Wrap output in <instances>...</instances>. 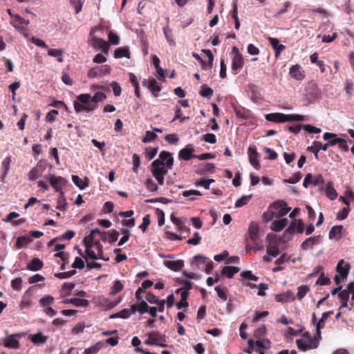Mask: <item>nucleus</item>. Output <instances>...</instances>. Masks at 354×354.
Returning <instances> with one entry per match:
<instances>
[{"label":"nucleus","mask_w":354,"mask_h":354,"mask_svg":"<svg viewBox=\"0 0 354 354\" xmlns=\"http://www.w3.org/2000/svg\"><path fill=\"white\" fill-rule=\"evenodd\" d=\"M173 165L172 154L167 151H162L158 158L151 163V171L160 185L164 184L165 176L167 174L168 170L172 168Z\"/></svg>","instance_id":"obj_1"},{"label":"nucleus","mask_w":354,"mask_h":354,"mask_svg":"<svg viewBox=\"0 0 354 354\" xmlns=\"http://www.w3.org/2000/svg\"><path fill=\"white\" fill-rule=\"evenodd\" d=\"M91 95L87 93L80 94L77 97V101L74 102V109L77 113L91 111L97 108L96 104L90 102Z\"/></svg>","instance_id":"obj_2"},{"label":"nucleus","mask_w":354,"mask_h":354,"mask_svg":"<svg viewBox=\"0 0 354 354\" xmlns=\"http://www.w3.org/2000/svg\"><path fill=\"white\" fill-rule=\"evenodd\" d=\"M192 266L194 269L205 270L207 274H209L214 268L212 260L201 254L194 257L192 261Z\"/></svg>","instance_id":"obj_3"},{"label":"nucleus","mask_w":354,"mask_h":354,"mask_svg":"<svg viewBox=\"0 0 354 354\" xmlns=\"http://www.w3.org/2000/svg\"><path fill=\"white\" fill-rule=\"evenodd\" d=\"M232 56V71L234 74L237 73L243 68L244 59L236 46H233L231 52Z\"/></svg>","instance_id":"obj_4"},{"label":"nucleus","mask_w":354,"mask_h":354,"mask_svg":"<svg viewBox=\"0 0 354 354\" xmlns=\"http://www.w3.org/2000/svg\"><path fill=\"white\" fill-rule=\"evenodd\" d=\"M145 344L165 348L167 346L166 337L158 332H152L148 334V339L145 341Z\"/></svg>","instance_id":"obj_5"},{"label":"nucleus","mask_w":354,"mask_h":354,"mask_svg":"<svg viewBox=\"0 0 354 354\" xmlns=\"http://www.w3.org/2000/svg\"><path fill=\"white\" fill-rule=\"evenodd\" d=\"M48 180L52 187L63 198L64 194L62 188L66 185L67 180L62 176H55L54 174H50Z\"/></svg>","instance_id":"obj_6"},{"label":"nucleus","mask_w":354,"mask_h":354,"mask_svg":"<svg viewBox=\"0 0 354 354\" xmlns=\"http://www.w3.org/2000/svg\"><path fill=\"white\" fill-rule=\"evenodd\" d=\"M270 209H274L277 210L275 217L281 218L286 215L291 210V207L287 206V203L283 201H277L272 203L270 205Z\"/></svg>","instance_id":"obj_7"},{"label":"nucleus","mask_w":354,"mask_h":354,"mask_svg":"<svg viewBox=\"0 0 354 354\" xmlns=\"http://www.w3.org/2000/svg\"><path fill=\"white\" fill-rule=\"evenodd\" d=\"M111 73V67L109 65H103L100 67H95L88 71L87 76L88 78L101 77Z\"/></svg>","instance_id":"obj_8"},{"label":"nucleus","mask_w":354,"mask_h":354,"mask_svg":"<svg viewBox=\"0 0 354 354\" xmlns=\"http://www.w3.org/2000/svg\"><path fill=\"white\" fill-rule=\"evenodd\" d=\"M351 269V265L349 263L345 262L344 259H341L336 267V271L339 274H337L341 280H345L348 274Z\"/></svg>","instance_id":"obj_9"},{"label":"nucleus","mask_w":354,"mask_h":354,"mask_svg":"<svg viewBox=\"0 0 354 354\" xmlns=\"http://www.w3.org/2000/svg\"><path fill=\"white\" fill-rule=\"evenodd\" d=\"M305 91L307 97L310 100H314L320 95V91L317 85L313 82H310L307 84Z\"/></svg>","instance_id":"obj_10"},{"label":"nucleus","mask_w":354,"mask_h":354,"mask_svg":"<svg viewBox=\"0 0 354 354\" xmlns=\"http://www.w3.org/2000/svg\"><path fill=\"white\" fill-rule=\"evenodd\" d=\"M248 156H249V160H250V164L256 169H259L261 168V164L259 161V154L254 147H249Z\"/></svg>","instance_id":"obj_11"},{"label":"nucleus","mask_w":354,"mask_h":354,"mask_svg":"<svg viewBox=\"0 0 354 354\" xmlns=\"http://www.w3.org/2000/svg\"><path fill=\"white\" fill-rule=\"evenodd\" d=\"M290 76L298 81H301L305 78L304 71L301 70V66L299 64H295L290 68Z\"/></svg>","instance_id":"obj_12"},{"label":"nucleus","mask_w":354,"mask_h":354,"mask_svg":"<svg viewBox=\"0 0 354 354\" xmlns=\"http://www.w3.org/2000/svg\"><path fill=\"white\" fill-rule=\"evenodd\" d=\"M83 244L84 245V246L86 247V250H85V253L86 254V256L88 257H89L91 259H93V260H97V259H104L105 260V259H104L102 257V256L101 255H99V254H95L94 252V251H93L91 250V243H89V241H88V238L87 237H84L83 239ZM109 259H106V261H108Z\"/></svg>","instance_id":"obj_13"},{"label":"nucleus","mask_w":354,"mask_h":354,"mask_svg":"<svg viewBox=\"0 0 354 354\" xmlns=\"http://www.w3.org/2000/svg\"><path fill=\"white\" fill-rule=\"evenodd\" d=\"M296 223L292 222L284 231L283 234L279 237V241L286 243L291 240L294 232L295 231Z\"/></svg>","instance_id":"obj_14"},{"label":"nucleus","mask_w":354,"mask_h":354,"mask_svg":"<svg viewBox=\"0 0 354 354\" xmlns=\"http://www.w3.org/2000/svg\"><path fill=\"white\" fill-rule=\"evenodd\" d=\"M259 228L258 225L254 221L251 222L249 228H248V234L250 239L252 241L253 243L255 245L259 244Z\"/></svg>","instance_id":"obj_15"},{"label":"nucleus","mask_w":354,"mask_h":354,"mask_svg":"<svg viewBox=\"0 0 354 354\" xmlns=\"http://www.w3.org/2000/svg\"><path fill=\"white\" fill-rule=\"evenodd\" d=\"M194 149L192 145H187L185 148L180 150L178 153V158L180 160H189L193 156Z\"/></svg>","instance_id":"obj_16"},{"label":"nucleus","mask_w":354,"mask_h":354,"mask_svg":"<svg viewBox=\"0 0 354 354\" xmlns=\"http://www.w3.org/2000/svg\"><path fill=\"white\" fill-rule=\"evenodd\" d=\"M170 219L171 222L176 226L178 230L180 232H189V228L185 225V221H183L182 219L176 217L173 214H171Z\"/></svg>","instance_id":"obj_17"},{"label":"nucleus","mask_w":354,"mask_h":354,"mask_svg":"<svg viewBox=\"0 0 354 354\" xmlns=\"http://www.w3.org/2000/svg\"><path fill=\"white\" fill-rule=\"evenodd\" d=\"M75 284L73 282H65L62 284L59 290V295L61 297L64 298L72 294V290L74 289Z\"/></svg>","instance_id":"obj_18"},{"label":"nucleus","mask_w":354,"mask_h":354,"mask_svg":"<svg viewBox=\"0 0 354 354\" xmlns=\"http://www.w3.org/2000/svg\"><path fill=\"white\" fill-rule=\"evenodd\" d=\"M321 149L323 151H326L328 148L326 144L323 145L321 142L319 141H314L313 142V145L308 147V151L313 153L317 159H319L318 152Z\"/></svg>","instance_id":"obj_19"},{"label":"nucleus","mask_w":354,"mask_h":354,"mask_svg":"<svg viewBox=\"0 0 354 354\" xmlns=\"http://www.w3.org/2000/svg\"><path fill=\"white\" fill-rule=\"evenodd\" d=\"M270 44L274 48L275 52V57H278L280 53L285 49V46L279 44V39L273 37H268Z\"/></svg>","instance_id":"obj_20"},{"label":"nucleus","mask_w":354,"mask_h":354,"mask_svg":"<svg viewBox=\"0 0 354 354\" xmlns=\"http://www.w3.org/2000/svg\"><path fill=\"white\" fill-rule=\"evenodd\" d=\"M323 138L324 140H328V142L326 143L327 148L330 146L337 145L340 140V138L337 137V134L329 132L325 133L323 136Z\"/></svg>","instance_id":"obj_21"},{"label":"nucleus","mask_w":354,"mask_h":354,"mask_svg":"<svg viewBox=\"0 0 354 354\" xmlns=\"http://www.w3.org/2000/svg\"><path fill=\"white\" fill-rule=\"evenodd\" d=\"M343 225L333 226L329 232V238L330 239L339 240L342 236Z\"/></svg>","instance_id":"obj_22"},{"label":"nucleus","mask_w":354,"mask_h":354,"mask_svg":"<svg viewBox=\"0 0 354 354\" xmlns=\"http://www.w3.org/2000/svg\"><path fill=\"white\" fill-rule=\"evenodd\" d=\"M3 345L9 348H18L19 346V341L15 338V335H11L5 338L3 341Z\"/></svg>","instance_id":"obj_23"},{"label":"nucleus","mask_w":354,"mask_h":354,"mask_svg":"<svg viewBox=\"0 0 354 354\" xmlns=\"http://www.w3.org/2000/svg\"><path fill=\"white\" fill-rule=\"evenodd\" d=\"M93 46L100 48L104 53H108L109 50V44L103 39L94 37L93 39Z\"/></svg>","instance_id":"obj_24"},{"label":"nucleus","mask_w":354,"mask_h":354,"mask_svg":"<svg viewBox=\"0 0 354 354\" xmlns=\"http://www.w3.org/2000/svg\"><path fill=\"white\" fill-rule=\"evenodd\" d=\"M287 218L275 220L272 223L270 229L274 232H280L287 225Z\"/></svg>","instance_id":"obj_25"},{"label":"nucleus","mask_w":354,"mask_h":354,"mask_svg":"<svg viewBox=\"0 0 354 354\" xmlns=\"http://www.w3.org/2000/svg\"><path fill=\"white\" fill-rule=\"evenodd\" d=\"M44 266V263L38 258L32 259L27 265V269L31 271L40 270Z\"/></svg>","instance_id":"obj_26"},{"label":"nucleus","mask_w":354,"mask_h":354,"mask_svg":"<svg viewBox=\"0 0 354 354\" xmlns=\"http://www.w3.org/2000/svg\"><path fill=\"white\" fill-rule=\"evenodd\" d=\"M294 299H295L294 295L290 291L280 293L275 296V300L277 302L286 303L290 300H294Z\"/></svg>","instance_id":"obj_27"},{"label":"nucleus","mask_w":354,"mask_h":354,"mask_svg":"<svg viewBox=\"0 0 354 354\" xmlns=\"http://www.w3.org/2000/svg\"><path fill=\"white\" fill-rule=\"evenodd\" d=\"M148 88L155 97L158 96V93L161 90V86L158 84L157 81L154 78H151L148 80Z\"/></svg>","instance_id":"obj_28"},{"label":"nucleus","mask_w":354,"mask_h":354,"mask_svg":"<svg viewBox=\"0 0 354 354\" xmlns=\"http://www.w3.org/2000/svg\"><path fill=\"white\" fill-rule=\"evenodd\" d=\"M319 239V236L309 237L306 239L301 244V248L303 250H307L309 248H313V246L317 243Z\"/></svg>","instance_id":"obj_29"},{"label":"nucleus","mask_w":354,"mask_h":354,"mask_svg":"<svg viewBox=\"0 0 354 354\" xmlns=\"http://www.w3.org/2000/svg\"><path fill=\"white\" fill-rule=\"evenodd\" d=\"M239 268L235 266H225L221 270V274L228 279H232L236 273L239 272Z\"/></svg>","instance_id":"obj_30"},{"label":"nucleus","mask_w":354,"mask_h":354,"mask_svg":"<svg viewBox=\"0 0 354 354\" xmlns=\"http://www.w3.org/2000/svg\"><path fill=\"white\" fill-rule=\"evenodd\" d=\"M166 266L174 271H180L184 266V262L182 260L169 261L166 263Z\"/></svg>","instance_id":"obj_31"},{"label":"nucleus","mask_w":354,"mask_h":354,"mask_svg":"<svg viewBox=\"0 0 354 354\" xmlns=\"http://www.w3.org/2000/svg\"><path fill=\"white\" fill-rule=\"evenodd\" d=\"M55 299L52 295H46L39 300V306L41 308L49 306L54 303Z\"/></svg>","instance_id":"obj_32"},{"label":"nucleus","mask_w":354,"mask_h":354,"mask_svg":"<svg viewBox=\"0 0 354 354\" xmlns=\"http://www.w3.org/2000/svg\"><path fill=\"white\" fill-rule=\"evenodd\" d=\"M338 297L342 300V304L339 307V310L344 308L348 307V301L349 299V294H348V291H342L341 290L338 293Z\"/></svg>","instance_id":"obj_33"},{"label":"nucleus","mask_w":354,"mask_h":354,"mask_svg":"<svg viewBox=\"0 0 354 354\" xmlns=\"http://www.w3.org/2000/svg\"><path fill=\"white\" fill-rule=\"evenodd\" d=\"M296 344L298 348L302 351H306L310 349L316 348V342L312 346H308L307 343L303 339H299L296 340Z\"/></svg>","instance_id":"obj_34"},{"label":"nucleus","mask_w":354,"mask_h":354,"mask_svg":"<svg viewBox=\"0 0 354 354\" xmlns=\"http://www.w3.org/2000/svg\"><path fill=\"white\" fill-rule=\"evenodd\" d=\"M304 116L299 114H283V122L292 121H304Z\"/></svg>","instance_id":"obj_35"},{"label":"nucleus","mask_w":354,"mask_h":354,"mask_svg":"<svg viewBox=\"0 0 354 354\" xmlns=\"http://www.w3.org/2000/svg\"><path fill=\"white\" fill-rule=\"evenodd\" d=\"M127 57L130 58V51L128 48H118L114 52V57L115 58H122V57Z\"/></svg>","instance_id":"obj_36"},{"label":"nucleus","mask_w":354,"mask_h":354,"mask_svg":"<svg viewBox=\"0 0 354 354\" xmlns=\"http://www.w3.org/2000/svg\"><path fill=\"white\" fill-rule=\"evenodd\" d=\"M163 32L165 36V38L170 46H175L176 41L173 39L172 30L169 28V26H166L163 28Z\"/></svg>","instance_id":"obj_37"},{"label":"nucleus","mask_w":354,"mask_h":354,"mask_svg":"<svg viewBox=\"0 0 354 354\" xmlns=\"http://www.w3.org/2000/svg\"><path fill=\"white\" fill-rule=\"evenodd\" d=\"M266 119L268 121L274 122H283V113H274L266 115Z\"/></svg>","instance_id":"obj_38"},{"label":"nucleus","mask_w":354,"mask_h":354,"mask_svg":"<svg viewBox=\"0 0 354 354\" xmlns=\"http://www.w3.org/2000/svg\"><path fill=\"white\" fill-rule=\"evenodd\" d=\"M103 343L98 342L94 345L84 350V354H96L102 348Z\"/></svg>","instance_id":"obj_39"},{"label":"nucleus","mask_w":354,"mask_h":354,"mask_svg":"<svg viewBox=\"0 0 354 354\" xmlns=\"http://www.w3.org/2000/svg\"><path fill=\"white\" fill-rule=\"evenodd\" d=\"M48 337L44 336L41 332H38L32 335L31 340L34 344H45L47 342Z\"/></svg>","instance_id":"obj_40"},{"label":"nucleus","mask_w":354,"mask_h":354,"mask_svg":"<svg viewBox=\"0 0 354 354\" xmlns=\"http://www.w3.org/2000/svg\"><path fill=\"white\" fill-rule=\"evenodd\" d=\"M214 91L206 84H203L199 91V94L205 97H210L213 95Z\"/></svg>","instance_id":"obj_41"},{"label":"nucleus","mask_w":354,"mask_h":354,"mask_svg":"<svg viewBox=\"0 0 354 354\" xmlns=\"http://www.w3.org/2000/svg\"><path fill=\"white\" fill-rule=\"evenodd\" d=\"M30 241L31 239L28 236H21L17 239L16 246L17 248H21L30 243Z\"/></svg>","instance_id":"obj_42"},{"label":"nucleus","mask_w":354,"mask_h":354,"mask_svg":"<svg viewBox=\"0 0 354 354\" xmlns=\"http://www.w3.org/2000/svg\"><path fill=\"white\" fill-rule=\"evenodd\" d=\"M326 195L330 200H335L337 196V193L330 183L326 185Z\"/></svg>","instance_id":"obj_43"},{"label":"nucleus","mask_w":354,"mask_h":354,"mask_svg":"<svg viewBox=\"0 0 354 354\" xmlns=\"http://www.w3.org/2000/svg\"><path fill=\"white\" fill-rule=\"evenodd\" d=\"M41 176L39 169L37 167H33L28 173V179L30 181H33L39 178Z\"/></svg>","instance_id":"obj_44"},{"label":"nucleus","mask_w":354,"mask_h":354,"mask_svg":"<svg viewBox=\"0 0 354 354\" xmlns=\"http://www.w3.org/2000/svg\"><path fill=\"white\" fill-rule=\"evenodd\" d=\"M48 55L57 58V60L59 62H62L64 61L63 56H62V51L61 50L58 49H53V48H48Z\"/></svg>","instance_id":"obj_45"},{"label":"nucleus","mask_w":354,"mask_h":354,"mask_svg":"<svg viewBox=\"0 0 354 354\" xmlns=\"http://www.w3.org/2000/svg\"><path fill=\"white\" fill-rule=\"evenodd\" d=\"M106 98V95L102 92H97L95 95L90 98V102L93 104H96L97 102H103Z\"/></svg>","instance_id":"obj_46"},{"label":"nucleus","mask_w":354,"mask_h":354,"mask_svg":"<svg viewBox=\"0 0 354 354\" xmlns=\"http://www.w3.org/2000/svg\"><path fill=\"white\" fill-rule=\"evenodd\" d=\"M29 21L21 18L19 15H15L10 24L16 28H19L21 24H28Z\"/></svg>","instance_id":"obj_47"},{"label":"nucleus","mask_w":354,"mask_h":354,"mask_svg":"<svg viewBox=\"0 0 354 354\" xmlns=\"http://www.w3.org/2000/svg\"><path fill=\"white\" fill-rule=\"evenodd\" d=\"M252 194L244 195L241 198L238 199L235 203V207H241L248 203L252 197Z\"/></svg>","instance_id":"obj_48"},{"label":"nucleus","mask_w":354,"mask_h":354,"mask_svg":"<svg viewBox=\"0 0 354 354\" xmlns=\"http://www.w3.org/2000/svg\"><path fill=\"white\" fill-rule=\"evenodd\" d=\"M124 286L122 282L120 280H117L114 282L113 286L111 288V291L109 294L111 295H114L120 292H121L123 289Z\"/></svg>","instance_id":"obj_49"},{"label":"nucleus","mask_w":354,"mask_h":354,"mask_svg":"<svg viewBox=\"0 0 354 354\" xmlns=\"http://www.w3.org/2000/svg\"><path fill=\"white\" fill-rule=\"evenodd\" d=\"M71 304L77 307H87L89 305V301L85 299L72 298Z\"/></svg>","instance_id":"obj_50"},{"label":"nucleus","mask_w":354,"mask_h":354,"mask_svg":"<svg viewBox=\"0 0 354 354\" xmlns=\"http://www.w3.org/2000/svg\"><path fill=\"white\" fill-rule=\"evenodd\" d=\"M302 177V174L301 172L298 171L293 174L290 178L288 179H284L283 183H290V184H295L298 183Z\"/></svg>","instance_id":"obj_51"},{"label":"nucleus","mask_w":354,"mask_h":354,"mask_svg":"<svg viewBox=\"0 0 354 354\" xmlns=\"http://www.w3.org/2000/svg\"><path fill=\"white\" fill-rule=\"evenodd\" d=\"M345 196H340L341 200L346 205H349L351 200L354 198V193L352 191H346L344 192Z\"/></svg>","instance_id":"obj_52"},{"label":"nucleus","mask_w":354,"mask_h":354,"mask_svg":"<svg viewBox=\"0 0 354 354\" xmlns=\"http://www.w3.org/2000/svg\"><path fill=\"white\" fill-rule=\"evenodd\" d=\"M157 137H158V136L154 132L150 131H147L145 132V136L142 139V141L144 143L150 142L153 141V140H155Z\"/></svg>","instance_id":"obj_53"},{"label":"nucleus","mask_w":354,"mask_h":354,"mask_svg":"<svg viewBox=\"0 0 354 354\" xmlns=\"http://www.w3.org/2000/svg\"><path fill=\"white\" fill-rule=\"evenodd\" d=\"M11 156H8L4 158V160L2 161V168L3 169V175L6 176L10 170V167L11 164Z\"/></svg>","instance_id":"obj_54"},{"label":"nucleus","mask_w":354,"mask_h":354,"mask_svg":"<svg viewBox=\"0 0 354 354\" xmlns=\"http://www.w3.org/2000/svg\"><path fill=\"white\" fill-rule=\"evenodd\" d=\"M330 279L329 277H326L324 272H322L319 275L317 281H316L317 285L319 286H327L330 283Z\"/></svg>","instance_id":"obj_55"},{"label":"nucleus","mask_w":354,"mask_h":354,"mask_svg":"<svg viewBox=\"0 0 354 354\" xmlns=\"http://www.w3.org/2000/svg\"><path fill=\"white\" fill-rule=\"evenodd\" d=\"M75 273H76V270H73L68 271V272L55 273L54 274V276L56 278L61 279H68V278H70L72 276L75 275Z\"/></svg>","instance_id":"obj_56"},{"label":"nucleus","mask_w":354,"mask_h":354,"mask_svg":"<svg viewBox=\"0 0 354 354\" xmlns=\"http://www.w3.org/2000/svg\"><path fill=\"white\" fill-rule=\"evenodd\" d=\"M72 180L73 183L80 189H84L86 186H88V184L84 183L78 176L73 175Z\"/></svg>","instance_id":"obj_57"},{"label":"nucleus","mask_w":354,"mask_h":354,"mask_svg":"<svg viewBox=\"0 0 354 354\" xmlns=\"http://www.w3.org/2000/svg\"><path fill=\"white\" fill-rule=\"evenodd\" d=\"M310 290V288L307 285H302L298 288L297 297L299 299H302L306 293Z\"/></svg>","instance_id":"obj_58"},{"label":"nucleus","mask_w":354,"mask_h":354,"mask_svg":"<svg viewBox=\"0 0 354 354\" xmlns=\"http://www.w3.org/2000/svg\"><path fill=\"white\" fill-rule=\"evenodd\" d=\"M275 212L272 211V209L269 207L268 209L263 214L262 218L265 222L268 223L271 221L273 218L275 217Z\"/></svg>","instance_id":"obj_59"},{"label":"nucleus","mask_w":354,"mask_h":354,"mask_svg":"<svg viewBox=\"0 0 354 354\" xmlns=\"http://www.w3.org/2000/svg\"><path fill=\"white\" fill-rule=\"evenodd\" d=\"M145 185L147 189L150 192H156L158 189L157 184L151 178H147Z\"/></svg>","instance_id":"obj_60"},{"label":"nucleus","mask_w":354,"mask_h":354,"mask_svg":"<svg viewBox=\"0 0 354 354\" xmlns=\"http://www.w3.org/2000/svg\"><path fill=\"white\" fill-rule=\"evenodd\" d=\"M58 114L59 112L57 110H51L46 115V120L50 123H53L56 120V115Z\"/></svg>","instance_id":"obj_61"},{"label":"nucleus","mask_w":354,"mask_h":354,"mask_svg":"<svg viewBox=\"0 0 354 354\" xmlns=\"http://www.w3.org/2000/svg\"><path fill=\"white\" fill-rule=\"evenodd\" d=\"M146 150V157L149 159V160H151L153 159L157 154L158 153V147H153V148H148L147 147L145 149Z\"/></svg>","instance_id":"obj_62"},{"label":"nucleus","mask_w":354,"mask_h":354,"mask_svg":"<svg viewBox=\"0 0 354 354\" xmlns=\"http://www.w3.org/2000/svg\"><path fill=\"white\" fill-rule=\"evenodd\" d=\"M241 276L243 278L250 280V281H257L259 280V277L254 275L252 273V272L249 271V270L242 272L241 274Z\"/></svg>","instance_id":"obj_63"},{"label":"nucleus","mask_w":354,"mask_h":354,"mask_svg":"<svg viewBox=\"0 0 354 354\" xmlns=\"http://www.w3.org/2000/svg\"><path fill=\"white\" fill-rule=\"evenodd\" d=\"M150 224V215L146 214L142 218V223L139 226V228L145 232Z\"/></svg>","instance_id":"obj_64"}]
</instances>
